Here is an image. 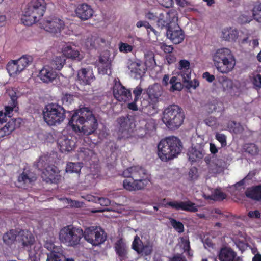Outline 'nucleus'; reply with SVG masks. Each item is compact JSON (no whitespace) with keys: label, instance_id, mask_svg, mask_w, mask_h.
<instances>
[{"label":"nucleus","instance_id":"f257e3e1","mask_svg":"<svg viewBox=\"0 0 261 261\" xmlns=\"http://www.w3.org/2000/svg\"><path fill=\"white\" fill-rule=\"evenodd\" d=\"M68 125L74 132L85 135L93 134L98 126L97 120L87 108L75 111L69 120Z\"/></svg>","mask_w":261,"mask_h":261},{"label":"nucleus","instance_id":"f03ea898","mask_svg":"<svg viewBox=\"0 0 261 261\" xmlns=\"http://www.w3.org/2000/svg\"><path fill=\"white\" fill-rule=\"evenodd\" d=\"M117 121L119 125L118 139L120 140H126L134 136L143 138L147 135L151 136L155 133L156 129L155 121L152 119L147 120L145 128L139 129L136 134L134 132L135 124L128 116L120 117Z\"/></svg>","mask_w":261,"mask_h":261},{"label":"nucleus","instance_id":"7ed1b4c3","mask_svg":"<svg viewBox=\"0 0 261 261\" xmlns=\"http://www.w3.org/2000/svg\"><path fill=\"white\" fill-rule=\"evenodd\" d=\"M122 175L126 177L123 180V187L129 191L143 190L150 182L146 169L140 166L128 167L123 171Z\"/></svg>","mask_w":261,"mask_h":261},{"label":"nucleus","instance_id":"20e7f679","mask_svg":"<svg viewBox=\"0 0 261 261\" xmlns=\"http://www.w3.org/2000/svg\"><path fill=\"white\" fill-rule=\"evenodd\" d=\"M212 60L216 69L222 74H228L234 68L236 58L230 49H218L212 54Z\"/></svg>","mask_w":261,"mask_h":261},{"label":"nucleus","instance_id":"39448f33","mask_svg":"<svg viewBox=\"0 0 261 261\" xmlns=\"http://www.w3.org/2000/svg\"><path fill=\"white\" fill-rule=\"evenodd\" d=\"M160 159L167 161L175 158L182 149V144L178 138L170 136L160 141L158 146Z\"/></svg>","mask_w":261,"mask_h":261},{"label":"nucleus","instance_id":"423d86ee","mask_svg":"<svg viewBox=\"0 0 261 261\" xmlns=\"http://www.w3.org/2000/svg\"><path fill=\"white\" fill-rule=\"evenodd\" d=\"M46 9L44 0H32L28 4L21 17L22 23L32 25L39 21Z\"/></svg>","mask_w":261,"mask_h":261},{"label":"nucleus","instance_id":"0eeeda50","mask_svg":"<svg viewBox=\"0 0 261 261\" xmlns=\"http://www.w3.org/2000/svg\"><path fill=\"white\" fill-rule=\"evenodd\" d=\"M163 123L169 129H177L184 123V112L177 105H169L163 111Z\"/></svg>","mask_w":261,"mask_h":261},{"label":"nucleus","instance_id":"6e6552de","mask_svg":"<svg viewBox=\"0 0 261 261\" xmlns=\"http://www.w3.org/2000/svg\"><path fill=\"white\" fill-rule=\"evenodd\" d=\"M66 110L59 104L51 103L45 106L43 110V118L49 126L61 124L66 118Z\"/></svg>","mask_w":261,"mask_h":261},{"label":"nucleus","instance_id":"1a4fd4ad","mask_svg":"<svg viewBox=\"0 0 261 261\" xmlns=\"http://www.w3.org/2000/svg\"><path fill=\"white\" fill-rule=\"evenodd\" d=\"M83 236L82 228L69 225L60 229L59 239L62 243L67 246L75 247L80 244Z\"/></svg>","mask_w":261,"mask_h":261},{"label":"nucleus","instance_id":"9d476101","mask_svg":"<svg viewBox=\"0 0 261 261\" xmlns=\"http://www.w3.org/2000/svg\"><path fill=\"white\" fill-rule=\"evenodd\" d=\"M85 241L93 246H98L105 242L107 234L103 229L98 226H90L83 231Z\"/></svg>","mask_w":261,"mask_h":261},{"label":"nucleus","instance_id":"9b49d317","mask_svg":"<svg viewBox=\"0 0 261 261\" xmlns=\"http://www.w3.org/2000/svg\"><path fill=\"white\" fill-rule=\"evenodd\" d=\"M132 249L140 255L148 256L152 253L153 244L149 241L144 243L140 237L136 235L132 244Z\"/></svg>","mask_w":261,"mask_h":261},{"label":"nucleus","instance_id":"f8f14e48","mask_svg":"<svg viewBox=\"0 0 261 261\" xmlns=\"http://www.w3.org/2000/svg\"><path fill=\"white\" fill-rule=\"evenodd\" d=\"M18 241L22 247L28 251L29 255H35V253L31 249L35 242L34 236L31 232L22 229L18 234Z\"/></svg>","mask_w":261,"mask_h":261},{"label":"nucleus","instance_id":"ddd939ff","mask_svg":"<svg viewBox=\"0 0 261 261\" xmlns=\"http://www.w3.org/2000/svg\"><path fill=\"white\" fill-rule=\"evenodd\" d=\"M42 24L45 31L53 34L60 33L65 27L64 21L57 17L49 18L44 20Z\"/></svg>","mask_w":261,"mask_h":261},{"label":"nucleus","instance_id":"4468645a","mask_svg":"<svg viewBox=\"0 0 261 261\" xmlns=\"http://www.w3.org/2000/svg\"><path fill=\"white\" fill-rule=\"evenodd\" d=\"M175 21V23L171 24L169 29L167 31V36L172 43L175 44H179L184 40V32Z\"/></svg>","mask_w":261,"mask_h":261},{"label":"nucleus","instance_id":"2eb2a0df","mask_svg":"<svg viewBox=\"0 0 261 261\" xmlns=\"http://www.w3.org/2000/svg\"><path fill=\"white\" fill-rule=\"evenodd\" d=\"M113 95L119 101L126 102L132 99V93L129 89H126L120 83L113 86Z\"/></svg>","mask_w":261,"mask_h":261},{"label":"nucleus","instance_id":"dca6fc26","mask_svg":"<svg viewBox=\"0 0 261 261\" xmlns=\"http://www.w3.org/2000/svg\"><path fill=\"white\" fill-rule=\"evenodd\" d=\"M41 176L46 182L58 183L60 179L58 168L54 165H50L43 170Z\"/></svg>","mask_w":261,"mask_h":261},{"label":"nucleus","instance_id":"f3484780","mask_svg":"<svg viewBox=\"0 0 261 261\" xmlns=\"http://www.w3.org/2000/svg\"><path fill=\"white\" fill-rule=\"evenodd\" d=\"M167 205L176 210H183L191 212H196L198 211L195 204L190 200L169 201L167 202Z\"/></svg>","mask_w":261,"mask_h":261},{"label":"nucleus","instance_id":"a211bd4d","mask_svg":"<svg viewBox=\"0 0 261 261\" xmlns=\"http://www.w3.org/2000/svg\"><path fill=\"white\" fill-rule=\"evenodd\" d=\"M114 248L120 261H125L128 258V248L122 238L115 243Z\"/></svg>","mask_w":261,"mask_h":261},{"label":"nucleus","instance_id":"6ab92c4d","mask_svg":"<svg viewBox=\"0 0 261 261\" xmlns=\"http://www.w3.org/2000/svg\"><path fill=\"white\" fill-rule=\"evenodd\" d=\"M76 16L82 20H86L92 17L94 10L90 5L82 3L77 5L75 10Z\"/></svg>","mask_w":261,"mask_h":261},{"label":"nucleus","instance_id":"aec40b11","mask_svg":"<svg viewBox=\"0 0 261 261\" xmlns=\"http://www.w3.org/2000/svg\"><path fill=\"white\" fill-rule=\"evenodd\" d=\"M190 63L187 60H181L179 62L178 69L180 70L178 76L181 79V82H189L191 77V69L190 67Z\"/></svg>","mask_w":261,"mask_h":261},{"label":"nucleus","instance_id":"412c9836","mask_svg":"<svg viewBox=\"0 0 261 261\" xmlns=\"http://www.w3.org/2000/svg\"><path fill=\"white\" fill-rule=\"evenodd\" d=\"M177 21V13L175 11L170 10L167 13L165 19L160 18L157 21V25L161 29L165 28L167 31L169 29L171 24Z\"/></svg>","mask_w":261,"mask_h":261},{"label":"nucleus","instance_id":"4be33fe9","mask_svg":"<svg viewBox=\"0 0 261 261\" xmlns=\"http://www.w3.org/2000/svg\"><path fill=\"white\" fill-rule=\"evenodd\" d=\"M20 118H11L8 122L0 128V138L10 135L16 128L20 127Z\"/></svg>","mask_w":261,"mask_h":261},{"label":"nucleus","instance_id":"5701e85b","mask_svg":"<svg viewBox=\"0 0 261 261\" xmlns=\"http://www.w3.org/2000/svg\"><path fill=\"white\" fill-rule=\"evenodd\" d=\"M70 139L68 136H63L58 139V147L61 152L64 153L69 152L73 150L75 147V141L72 140V137Z\"/></svg>","mask_w":261,"mask_h":261},{"label":"nucleus","instance_id":"b1692460","mask_svg":"<svg viewBox=\"0 0 261 261\" xmlns=\"http://www.w3.org/2000/svg\"><path fill=\"white\" fill-rule=\"evenodd\" d=\"M169 76L168 74L165 75L162 79V84L164 86H167L169 83L171 85L170 88V91L174 92L175 91H180L183 88V85L181 82V78L177 76H172L169 80Z\"/></svg>","mask_w":261,"mask_h":261},{"label":"nucleus","instance_id":"393cba45","mask_svg":"<svg viewBox=\"0 0 261 261\" xmlns=\"http://www.w3.org/2000/svg\"><path fill=\"white\" fill-rule=\"evenodd\" d=\"M39 76L43 82L48 83L56 79L57 73L51 68L45 66L40 71Z\"/></svg>","mask_w":261,"mask_h":261},{"label":"nucleus","instance_id":"a878e982","mask_svg":"<svg viewBox=\"0 0 261 261\" xmlns=\"http://www.w3.org/2000/svg\"><path fill=\"white\" fill-rule=\"evenodd\" d=\"M218 256L220 261H235L237 253L229 247H223Z\"/></svg>","mask_w":261,"mask_h":261},{"label":"nucleus","instance_id":"bb28decb","mask_svg":"<svg viewBox=\"0 0 261 261\" xmlns=\"http://www.w3.org/2000/svg\"><path fill=\"white\" fill-rule=\"evenodd\" d=\"M62 52L64 57L67 58L77 61H81L82 60V55L80 54L79 51L76 49L75 46H72L70 45H66L63 48Z\"/></svg>","mask_w":261,"mask_h":261},{"label":"nucleus","instance_id":"cd10ccee","mask_svg":"<svg viewBox=\"0 0 261 261\" xmlns=\"http://www.w3.org/2000/svg\"><path fill=\"white\" fill-rule=\"evenodd\" d=\"M77 77L85 85L90 84L95 79L92 70L89 68H82L78 71Z\"/></svg>","mask_w":261,"mask_h":261},{"label":"nucleus","instance_id":"c85d7f7f","mask_svg":"<svg viewBox=\"0 0 261 261\" xmlns=\"http://www.w3.org/2000/svg\"><path fill=\"white\" fill-rule=\"evenodd\" d=\"M246 197L256 201L261 200V184L248 188Z\"/></svg>","mask_w":261,"mask_h":261},{"label":"nucleus","instance_id":"c756f323","mask_svg":"<svg viewBox=\"0 0 261 261\" xmlns=\"http://www.w3.org/2000/svg\"><path fill=\"white\" fill-rule=\"evenodd\" d=\"M18 234V233H17L15 229H10L9 231L3 234V243L6 245L11 246L16 241Z\"/></svg>","mask_w":261,"mask_h":261},{"label":"nucleus","instance_id":"7c9ffc66","mask_svg":"<svg viewBox=\"0 0 261 261\" xmlns=\"http://www.w3.org/2000/svg\"><path fill=\"white\" fill-rule=\"evenodd\" d=\"M187 155L191 162H194L199 160L203 156L202 152L200 150L197 149L195 147H192L189 149L187 152Z\"/></svg>","mask_w":261,"mask_h":261},{"label":"nucleus","instance_id":"2f4dec72","mask_svg":"<svg viewBox=\"0 0 261 261\" xmlns=\"http://www.w3.org/2000/svg\"><path fill=\"white\" fill-rule=\"evenodd\" d=\"M7 70L11 76H15L20 74L21 71L16 60H12L8 62Z\"/></svg>","mask_w":261,"mask_h":261},{"label":"nucleus","instance_id":"473e14b6","mask_svg":"<svg viewBox=\"0 0 261 261\" xmlns=\"http://www.w3.org/2000/svg\"><path fill=\"white\" fill-rule=\"evenodd\" d=\"M222 37L226 41H235L238 38V31L236 29H224L222 32Z\"/></svg>","mask_w":261,"mask_h":261},{"label":"nucleus","instance_id":"72a5a7b5","mask_svg":"<svg viewBox=\"0 0 261 261\" xmlns=\"http://www.w3.org/2000/svg\"><path fill=\"white\" fill-rule=\"evenodd\" d=\"M66 62V59L64 55H61V56L56 57L54 58L51 61V68L57 70H60L63 66L65 65Z\"/></svg>","mask_w":261,"mask_h":261},{"label":"nucleus","instance_id":"f704fd0d","mask_svg":"<svg viewBox=\"0 0 261 261\" xmlns=\"http://www.w3.org/2000/svg\"><path fill=\"white\" fill-rule=\"evenodd\" d=\"M82 167V163L69 162L66 165L67 173L79 174Z\"/></svg>","mask_w":261,"mask_h":261},{"label":"nucleus","instance_id":"c9c22d12","mask_svg":"<svg viewBox=\"0 0 261 261\" xmlns=\"http://www.w3.org/2000/svg\"><path fill=\"white\" fill-rule=\"evenodd\" d=\"M145 65L149 68H152L156 65L154 54L152 51H148L145 54Z\"/></svg>","mask_w":261,"mask_h":261},{"label":"nucleus","instance_id":"e433bc0d","mask_svg":"<svg viewBox=\"0 0 261 261\" xmlns=\"http://www.w3.org/2000/svg\"><path fill=\"white\" fill-rule=\"evenodd\" d=\"M32 60L33 58L32 57L24 55L20 58L19 59L16 60V61L19 66V69H20L22 71L32 62Z\"/></svg>","mask_w":261,"mask_h":261},{"label":"nucleus","instance_id":"4c0bfd02","mask_svg":"<svg viewBox=\"0 0 261 261\" xmlns=\"http://www.w3.org/2000/svg\"><path fill=\"white\" fill-rule=\"evenodd\" d=\"M93 154V151L88 148H82L78 152V158L84 161H89L91 156Z\"/></svg>","mask_w":261,"mask_h":261},{"label":"nucleus","instance_id":"58836bf2","mask_svg":"<svg viewBox=\"0 0 261 261\" xmlns=\"http://www.w3.org/2000/svg\"><path fill=\"white\" fill-rule=\"evenodd\" d=\"M170 223L173 228L176 231L179 233H183L184 231V225L179 221L176 220L174 218H170Z\"/></svg>","mask_w":261,"mask_h":261},{"label":"nucleus","instance_id":"ea45409f","mask_svg":"<svg viewBox=\"0 0 261 261\" xmlns=\"http://www.w3.org/2000/svg\"><path fill=\"white\" fill-rule=\"evenodd\" d=\"M226 198V194L219 190H215L211 195V199L215 201H222Z\"/></svg>","mask_w":261,"mask_h":261},{"label":"nucleus","instance_id":"a19ab883","mask_svg":"<svg viewBox=\"0 0 261 261\" xmlns=\"http://www.w3.org/2000/svg\"><path fill=\"white\" fill-rule=\"evenodd\" d=\"M253 15L255 20L261 23V3L255 5L253 9Z\"/></svg>","mask_w":261,"mask_h":261},{"label":"nucleus","instance_id":"79ce46f5","mask_svg":"<svg viewBox=\"0 0 261 261\" xmlns=\"http://www.w3.org/2000/svg\"><path fill=\"white\" fill-rule=\"evenodd\" d=\"M246 152L251 154L255 155L258 152V147L254 143L247 144L245 147Z\"/></svg>","mask_w":261,"mask_h":261},{"label":"nucleus","instance_id":"37998d69","mask_svg":"<svg viewBox=\"0 0 261 261\" xmlns=\"http://www.w3.org/2000/svg\"><path fill=\"white\" fill-rule=\"evenodd\" d=\"M18 181L22 185H27L31 184L33 180L31 178L28 176L27 174L23 172L19 175Z\"/></svg>","mask_w":261,"mask_h":261},{"label":"nucleus","instance_id":"c03bdc74","mask_svg":"<svg viewBox=\"0 0 261 261\" xmlns=\"http://www.w3.org/2000/svg\"><path fill=\"white\" fill-rule=\"evenodd\" d=\"M137 27L141 28L142 27H144L147 30L148 32H152L155 33V30L151 25L149 23V22L145 20H139L137 22Z\"/></svg>","mask_w":261,"mask_h":261},{"label":"nucleus","instance_id":"a18cd8bd","mask_svg":"<svg viewBox=\"0 0 261 261\" xmlns=\"http://www.w3.org/2000/svg\"><path fill=\"white\" fill-rule=\"evenodd\" d=\"M74 101V98L72 95L66 94L63 96L62 97V104L65 107H68Z\"/></svg>","mask_w":261,"mask_h":261},{"label":"nucleus","instance_id":"49530a36","mask_svg":"<svg viewBox=\"0 0 261 261\" xmlns=\"http://www.w3.org/2000/svg\"><path fill=\"white\" fill-rule=\"evenodd\" d=\"M222 80L221 84L223 89L224 90H226V89H230L232 85L231 80L226 76H222Z\"/></svg>","mask_w":261,"mask_h":261},{"label":"nucleus","instance_id":"de8ad7c7","mask_svg":"<svg viewBox=\"0 0 261 261\" xmlns=\"http://www.w3.org/2000/svg\"><path fill=\"white\" fill-rule=\"evenodd\" d=\"M140 64L136 62H132L128 66V69L132 73H139L141 71L140 69Z\"/></svg>","mask_w":261,"mask_h":261},{"label":"nucleus","instance_id":"09e8293b","mask_svg":"<svg viewBox=\"0 0 261 261\" xmlns=\"http://www.w3.org/2000/svg\"><path fill=\"white\" fill-rule=\"evenodd\" d=\"M228 126L232 132L235 134H239L241 131V127L240 125L238 124L234 121H231Z\"/></svg>","mask_w":261,"mask_h":261},{"label":"nucleus","instance_id":"8fccbe9b","mask_svg":"<svg viewBox=\"0 0 261 261\" xmlns=\"http://www.w3.org/2000/svg\"><path fill=\"white\" fill-rule=\"evenodd\" d=\"M215 138L221 143L222 147L226 145V137L225 135L220 133H216Z\"/></svg>","mask_w":261,"mask_h":261},{"label":"nucleus","instance_id":"3c124183","mask_svg":"<svg viewBox=\"0 0 261 261\" xmlns=\"http://www.w3.org/2000/svg\"><path fill=\"white\" fill-rule=\"evenodd\" d=\"M47 261H61L60 256L56 252L52 251L47 254Z\"/></svg>","mask_w":261,"mask_h":261},{"label":"nucleus","instance_id":"603ef678","mask_svg":"<svg viewBox=\"0 0 261 261\" xmlns=\"http://www.w3.org/2000/svg\"><path fill=\"white\" fill-rule=\"evenodd\" d=\"M142 92L143 89L140 86H137L133 90V92L135 96L134 99H135V101H137L139 100Z\"/></svg>","mask_w":261,"mask_h":261},{"label":"nucleus","instance_id":"864d4df0","mask_svg":"<svg viewBox=\"0 0 261 261\" xmlns=\"http://www.w3.org/2000/svg\"><path fill=\"white\" fill-rule=\"evenodd\" d=\"M119 49L121 52L128 53L133 50V47L127 43H121L119 46Z\"/></svg>","mask_w":261,"mask_h":261},{"label":"nucleus","instance_id":"5fc2aeb1","mask_svg":"<svg viewBox=\"0 0 261 261\" xmlns=\"http://www.w3.org/2000/svg\"><path fill=\"white\" fill-rule=\"evenodd\" d=\"M247 216L250 218L259 219L261 217V214L258 210H254L249 211Z\"/></svg>","mask_w":261,"mask_h":261},{"label":"nucleus","instance_id":"6e6d98bb","mask_svg":"<svg viewBox=\"0 0 261 261\" xmlns=\"http://www.w3.org/2000/svg\"><path fill=\"white\" fill-rule=\"evenodd\" d=\"M252 82L254 87L261 88V75L257 74L254 76Z\"/></svg>","mask_w":261,"mask_h":261},{"label":"nucleus","instance_id":"4d7b16f0","mask_svg":"<svg viewBox=\"0 0 261 261\" xmlns=\"http://www.w3.org/2000/svg\"><path fill=\"white\" fill-rule=\"evenodd\" d=\"M181 243L183 246V250L184 252H186L187 250H189L190 248V242L188 239H185L184 238H181Z\"/></svg>","mask_w":261,"mask_h":261},{"label":"nucleus","instance_id":"13d9d810","mask_svg":"<svg viewBox=\"0 0 261 261\" xmlns=\"http://www.w3.org/2000/svg\"><path fill=\"white\" fill-rule=\"evenodd\" d=\"M98 203L103 206H108L111 204V201L107 198H99Z\"/></svg>","mask_w":261,"mask_h":261},{"label":"nucleus","instance_id":"bf43d9fd","mask_svg":"<svg viewBox=\"0 0 261 261\" xmlns=\"http://www.w3.org/2000/svg\"><path fill=\"white\" fill-rule=\"evenodd\" d=\"M203 78L206 80L207 82L209 83H212L215 80V76L214 75L210 74L207 71H206L202 75Z\"/></svg>","mask_w":261,"mask_h":261},{"label":"nucleus","instance_id":"052dcab7","mask_svg":"<svg viewBox=\"0 0 261 261\" xmlns=\"http://www.w3.org/2000/svg\"><path fill=\"white\" fill-rule=\"evenodd\" d=\"M185 83H187L189 86L193 87V88H196L199 85V82L196 79H194L193 81H191L190 79L189 82H185Z\"/></svg>","mask_w":261,"mask_h":261},{"label":"nucleus","instance_id":"680f3d73","mask_svg":"<svg viewBox=\"0 0 261 261\" xmlns=\"http://www.w3.org/2000/svg\"><path fill=\"white\" fill-rule=\"evenodd\" d=\"M13 111V108L10 106H6L5 108V112L4 113L6 114L7 117L9 118L11 117V114Z\"/></svg>","mask_w":261,"mask_h":261},{"label":"nucleus","instance_id":"e2e57ef3","mask_svg":"<svg viewBox=\"0 0 261 261\" xmlns=\"http://www.w3.org/2000/svg\"><path fill=\"white\" fill-rule=\"evenodd\" d=\"M137 102L135 101V99L132 102L128 103V109L133 111H137L138 110Z\"/></svg>","mask_w":261,"mask_h":261},{"label":"nucleus","instance_id":"0e129e2a","mask_svg":"<svg viewBox=\"0 0 261 261\" xmlns=\"http://www.w3.org/2000/svg\"><path fill=\"white\" fill-rule=\"evenodd\" d=\"M170 261H187V260L182 255H176L171 259Z\"/></svg>","mask_w":261,"mask_h":261},{"label":"nucleus","instance_id":"69168bd1","mask_svg":"<svg viewBox=\"0 0 261 261\" xmlns=\"http://www.w3.org/2000/svg\"><path fill=\"white\" fill-rule=\"evenodd\" d=\"M250 173H249L247 175V176H246L245 178H243V179H241L240 181H239V182H237V183L234 185V186H235L236 188H238V187H240V186H242L244 185H245V179H246V178H249V179H250Z\"/></svg>","mask_w":261,"mask_h":261},{"label":"nucleus","instance_id":"338daca9","mask_svg":"<svg viewBox=\"0 0 261 261\" xmlns=\"http://www.w3.org/2000/svg\"><path fill=\"white\" fill-rule=\"evenodd\" d=\"M7 121V117L5 114L4 112L0 111V124L6 123Z\"/></svg>","mask_w":261,"mask_h":261},{"label":"nucleus","instance_id":"774afa93","mask_svg":"<svg viewBox=\"0 0 261 261\" xmlns=\"http://www.w3.org/2000/svg\"><path fill=\"white\" fill-rule=\"evenodd\" d=\"M205 123L208 126H213L216 123L214 118L210 117L205 120Z\"/></svg>","mask_w":261,"mask_h":261}]
</instances>
